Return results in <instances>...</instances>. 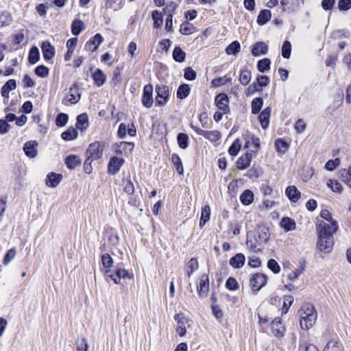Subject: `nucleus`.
Here are the masks:
<instances>
[{"instance_id": "15", "label": "nucleus", "mask_w": 351, "mask_h": 351, "mask_svg": "<svg viewBox=\"0 0 351 351\" xmlns=\"http://www.w3.org/2000/svg\"><path fill=\"white\" fill-rule=\"evenodd\" d=\"M198 293L200 297H205L209 290L208 276L206 274L202 276L199 285L197 287Z\"/></svg>"}, {"instance_id": "28", "label": "nucleus", "mask_w": 351, "mask_h": 351, "mask_svg": "<svg viewBox=\"0 0 351 351\" xmlns=\"http://www.w3.org/2000/svg\"><path fill=\"white\" fill-rule=\"evenodd\" d=\"M65 164L69 169H73L80 165L81 160L78 156L71 154L66 157Z\"/></svg>"}, {"instance_id": "44", "label": "nucleus", "mask_w": 351, "mask_h": 351, "mask_svg": "<svg viewBox=\"0 0 351 351\" xmlns=\"http://www.w3.org/2000/svg\"><path fill=\"white\" fill-rule=\"evenodd\" d=\"M263 106V99L261 97L254 98L251 104L252 113L258 114Z\"/></svg>"}, {"instance_id": "37", "label": "nucleus", "mask_w": 351, "mask_h": 351, "mask_svg": "<svg viewBox=\"0 0 351 351\" xmlns=\"http://www.w3.org/2000/svg\"><path fill=\"white\" fill-rule=\"evenodd\" d=\"M199 267V264L197 259L192 258L187 263L186 266V274L188 277H190L192 274L196 271Z\"/></svg>"}, {"instance_id": "6", "label": "nucleus", "mask_w": 351, "mask_h": 351, "mask_svg": "<svg viewBox=\"0 0 351 351\" xmlns=\"http://www.w3.org/2000/svg\"><path fill=\"white\" fill-rule=\"evenodd\" d=\"M105 276L110 277L115 284H119L121 278L132 279L134 278L132 274H130L127 270L121 268L117 269L114 274L110 269H107L105 271Z\"/></svg>"}, {"instance_id": "34", "label": "nucleus", "mask_w": 351, "mask_h": 351, "mask_svg": "<svg viewBox=\"0 0 351 351\" xmlns=\"http://www.w3.org/2000/svg\"><path fill=\"white\" fill-rule=\"evenodd\" d=\"M172 56L177 62H183L186 58V53L179 46L175 47Z\"/></svg>"}, {"instance_id": "40", "label": "nucleus", "mask_w": 351, "mask_h": 351, "mask_svg": "<svg viewBox=\"0 0 351 351\" xmlns=\"http://www.w3.org/2000/svg\"><path fill=\"white\" fill-rule=\"evenodd\" d=\"M241 202L249 205L254 201V193L250 190H245L240 196Z\"/></svg>"}, {"instance_id": "36", "label": "nucleus", "mask_w": 351, "mask_h": 351, "mask_svg": "<svg viewBox=\"0 0 351 351\" xmlns=\"http://www.w3.org/2000/svg\"><path fill=\"white\" fill-rule=\"evenodd\" d=\"M40 60V52L36 46L32 47L29 52L28 61L30 64H34Z\"/></svg>"}, {"instance_id": "62", "label": "nucleus", "mask_w": 351, "mask_h": 351, "mask_svg": "<svg viewBox=\"0 0 351 351\" xmlns=\"http://www.w3.org/2000/svg\"><path fill=\"white\" fill-rule=\"evenodd\" d=\"M327 185L330 187L334 192H341L342 186L341 184L336 180H329L327 182Z\"/></svg>"}, {"instance_id": "4", "label": "nucleus", "mask_w": 351, "mask_h": 351, "mask_svg": "<svg viewBox=\"0 0 351 351\" xmlns=\"http://www.w3.org/2000/svg\"><path fill=\"white\" fill-rule=\"evenodd\" d=\"M104 146L99 141H95L89 145L86 150V156L88 160H96L103 155Z\"/></svg>"}, {"instance_id": "25", "label": "nucleus", "mask_w": 351, "mask_h": 351, "mask_svg": "<svg viewBox=\"0 0 351 351\" xmlns=\"http://www.w3.org/2000/svg\"><path fill=\"white\" fill-rule=\"evenodd\" d=\"M258 242V240L255 237L254 233L248 232L247 234L246 245L250 250L254 252H261V250L257 248Z\"/></svg>"}, {"instance_id": "58", "label": "nucleus", "mask_w": 351, "mask_h": 351, "mask_svg": "<svg viewBox=\"0 0 351 351\" xmlns=\"http://www.w3.org/2000/svg\"><path fill=\"white\" fill-rule=\"evenodd\" d=\"M305 268V262L303 261V263L300 262V267L299 269H297L295 271H292L290 273L288 276V278L291 280H294L297 279L299 276L303 272Z\"/></svg>"}, {"instance_id": "61", "label": "nucleus", "mask_w": 351, "mask_h": 351, "mask_svg": "<svg viewBox=\"0 0 351 351\" xmlns=\"http://www.w3.org/2000/svg\"><path fill=\"white\" fill-rule=\"evenodd\" d=\"M267 267L274 274H278L280 271V267L279 264L273 258L268 261Z\"/></svg>"}, {"instance_id": "39", "label": "nucleus", "mask_w": 351, "mask_h": 351, "mask_svg": "<svg viewBox=\"0 0 351 351\" xmlns=\"http://www.w3.org/2000/svg\"><path fill=\"white\" fill-rule=\"evenodd\" d=\"M210 208L206 205L202 208L201 218L199 220V226L202 227L210 219Z\"/></svg>"}, {"instance_id": "24", "label": "nucleus", "mask_w": 351, "mask_h": 351, "mask_svg": "<svg viewBox=\"0 0 351 351\" xmlns=\"http://www.w3.org/2000/svg\"><path fill=\"white\" fill-rule=\"evenodd\" d=\"M245 262V256L242 253H238L230 259L229 263L232 267L239 269L244 265Z\"/></svg>"}, {"instance_id": "38", "label": "nucleus", "mask_w": 351, "mask_h": 351, "mask_svg": "<svg viewBox=\"0 0 351 351\" xmlns=\"http://www.w3.org/2000/svg\"><path fill=\"white\" fill-rule=\"evenodd\" d=\"M190 87L186 84H181L176 93L177 97L180 99H185L190 93Z\"/></svg>"}, {"instance_id": "55", "label": "nucleus", "mask_w": 351, "mask_h": 351, "mask_svg": "<svg viewBox=\"0 0 351 351\" xmlns=\"http://www.w3.org/2000/svg\"><path fill=\"white\" fill-rule=\"evenodd\" d=\"M101 263L104 267L107 269H110V267L112 266L114 261L110 255L108 253H106L101 256Z\"/></svg>"}, {"instance_id": "18", "label": "nucleus", "mask_w": 351, "mask_h": 351, "mask_svg": "<svg viewBox=\"0 0 351 351\" xmlns=\"http://www.w3.org/2000/svg\"><path fill=\"white\" fill-rule=\"evenodd\" d=\"M38 143L35 141H30L25 143L23 150L27 156L30 158H34L37 156L38 151L36 147Z\"/></svg>"}, {"instance_id": "16", "label": "nucleus", "mask_w": 351, "mask_h": 351, "mask_svg": "<svg viewBox=\"0 0 351 351\" xmlns=\"http://www.w3.org/2000/svg\"><path fill=\"white\" fill-rule=\"evenodd\" d=\"M81 97V94L79 93V90L76 84L72 85L69 88V92L66 96V99L71 104H77Z\"/></svg>"}, {"instance_id": "11", "label": "nucleus", "mask_w": 351, "mask_h": 351, "mask_svg": "<svg viewBox=\"0 0 351 351\" xmlns=\"http://www.w3.org/2000/svg\"><path fill=\"white\" fill-rule=\"evenodd\" d=\"M174 319L177 323L176 330L180 337H184L186 333V318L182 313L175 315Z\"/></svg>"}, {"instance_id": "23", "label": "nucleus", "mask_w": 351, "mask_h": 351, "mask_svg": "<svg viewBox=\"0 0 351 351\" xmlns=\"http://www.w3.org/2000/svg\"><path fill=\"white\" fill-rule=\"evenodd\" d=\"M252 156L250 153H246L245 155L239 157L237 161V166L239 169H247L252 161Z\"/></svg>"}, {"instance_id": "48", "label": "nucleus", "mask_w": 351, "mask_h": 351, "mask_svg": "<svg viewBox=\"0 0 351 351\" xmlns=\"http://www.w3.org/2000/svg\"><path fill=\"white\" fill-rule=\"evenodd\" d=\"M177 141L181 149H186L189 146V137L185 133H179L177 136Z\"/></svg>"}, {"instance_id": "35", "label": "nucleus", "mask_w": 351, "mask_h": 351, "mask_svg": "<svg viewBox=\"0 0 351 351\" xmlns=\"http://www.w3.org/2000/svg\"><path fill=\"white\" fill-rule=\"evenodd\" d=\"M78 136V132L73 128H69L68 130L62 133V138L64 141H73Z\"/></svg>"}, {"instance_id": "33", "label": "nucleus", "mask_w": 351, "mask_h": 351, "mask_svg": "<svg viewBox=\"0 0 351 351\" xmlns=\"http://www.w3.org/2000/svg\"><path fill=\"white\" fill-rule=\"evenodd\" d=\"M252 73L247 69H242L240 71L239 82L243 86H246L251 80Z\"/></svg>"}, {"instance_id": "43", "label": "nucleus", "mask_w": 351, "mask_h": 351, "mask_svg": "<svg viewBox=\"0 0 351 351\" xmlns=\"http://www.w3.org/2000/svg\"><path fill=\"white\" fill-rule=\"evenodd\" d=\"M124 1L125 0H106V8L117 11L123 7Z\"/></svg>"}, {"instance_id": "54", "label": "nucleus", "mask_w": 351, "mask_h": 351, "mask_svg": "<svg viewBox=\"0 0 351 351\" xmlns=\"http://www.w3.org/2000/svg\"><path fill=\"white\" fill-rule=\"evenodd\" d=\"M12 21V16L8 12L4 11L0 14V23H1V26L9 25Z\"/></svg>"}, {"instance_id": "56", "label": "nucleus", "mask_w": 351, "mask_h": 351, "mask_svg": "<svg viewBox=\"0 0 351 351\" xmlns=\"http://www.w3.org/2000/svg\"><path fill=\"white\" fill-rule=\"evenodd\" d=\"M291 53V45L288 40L283 43L282 47V56L284 58L288 59L290 58Z\"/></svg>"}, {"instance_id": "13", "label": "nucleus", "mask_w": 351, "mask_h": 351, "mask_svg": "<svg viewBox=\"0 0 351 351\" xmlns=\"http://www.w3.org/2000/svg\"><path fill=\"white\" fill-rule=\"evenodd\" d=\"M41 50L43 58L48 61L51 60L55 56L54 47L47 40L43 41L41 45Z\"/></svg>"}, {"instance_id": "60", "label": "nucleus", "mask_w": 351, "mask_h": 351, "mask_svg": "<svg viewBox=\"0 0 351 351\" xmlns=\"http://www.w3.org/2000/svg\"><path fill=\"white\" fill-rule=\"evenodd\" d=\"M293 301L294 298L292 295H285L283 298L282 312L286 313L288 311L289 308L293 304Z\"/></svg>"}, {"instance_id": "3", "label": "nucleus", "mask_w": 351, "mask_h": 351, "mask_svg": "<svg viewBox=\"0 0 351 351\" xmlns=\"http://www.w3.org/2000/svg\"><path fill=\"white\" fill-rule=\"evenodd\" d=\"M156 106H163L169 100V88L166 85H156Z\"/></svg>"}, {"instance_id": "59", "label": "nucleus", "mask_w": 351, "mask_h": 351, "mask_svg": "<svg viewBox=\"0 0 351 351\" xmlns=\"http://www.w3.org/2000/svg\"><path fill=\"white\" fill-rule=\"evenodd\" d=\"M226 287L230 291H236L239 289V284L233 277H229L226 282Z\"/></svg>"}, {"instance_id": "51", "label": "nucleus", "mask_w": 351, "mask_h": 351, "mask_svg": "<svg viewBox=\"0 0 351 351\" xmlns=\"http://www.w3.org/2000/svg\"><path fill=\"white\" fill-rule=\"evenodd\" d=\"M275 146L278 152L284 154L289 147L288 143L282 138H278L275 142Z\"/></svg>"}, {"instance_id": "19", "label": "nucleus", "mask_w": 351, "mask_h": 351, "mask_svg": "<svg viewBox=\"0 0 351 351\" xmlns=\"http://www.w3.org/2000/svg\"><path fill=\"white\" fill-rule=\"evenodd\" d=\"M268 51V47L264 42L256 43L251 50L253 56L258 57L262 55H265Z\"/></svg>"}, {"instance_id": "21", "label": "nucleus", "mask_w": 351, "mask_h": 351, "mask_svg": "<svg viewBox=\"0 0 351 351\" xmlns=\"http://www.w3.org/2000/svg\"><path fill=\"white\" fill-rule=\"evenodd\" d=\"M285 194L292 202H297L301 196V193L295 186H289L287 187Z\"/></svg>"}, {"instance_id": "10", "label": "nucleus", "mask_w": 351, "mask_h": 351, "mask_svg": "<svg viewBox=\"0 0 351 351\" xmlns=\"http://www.w3.org/2000/svg\"><path fill=\"white\" fill-rule=\"evenodd\" d=\"M125 160L122 158L117 156L112 157L108 164V171L111 175L117 173L122 165L124 164Z\"/></svg>"}, {"instance_id": "32", "label": "nucleus", "mask_w": 351, "mask_h": 351, "mask_svg": "<svg viewBox=\"0 0 351 351\" xmlns=\"http://www.w3.org/2000/svg\"><path fill=\"white\" fill-rule=\"evenodd\" d=\"M195 27L188 21L183 22L180 27V32L183 35H190L195 32Z\"/></svg>"}, {"instance_id": "46", "label": "nucleus", "mask_w": 351, "mask_h": 351, "mask_svg": "<svg viewBox=\"0 0 351 351\" xmlns=\"http://www.w3.org/2000/svg\"><path fill=\"white\" fill-rule=\"evenodd\" d=\"M270 64V60L269 58H265L258 61L257 69L261 73H265V71L269 70Z\"/></svg>"}, {"instance_id": "47", "label": "nucleus", "mask_w": 351, "mask_h": 351, "mask_svg": "<svg viewBox=\"0 0 351 351\" xmlns=\"http://www.w3.org/2000/svg\"><path fill=\"white\" fill-rule=\"evenodd\" d=\"M106 236L109 243L113 246L117 245L119 242V237L117 232L113 230L106 232Z\"/></svg>"}, {"instance_id": "20", "label": "nucleus", "mask_w": 351, "mask_h": 351, "mask_svg": "<svg viewBox=\"0 0 351 351\" xmlns=\"http://www.w3.org/2000/svg\"><path fill=\"white\" fill-rule=\"evenodd\" d=\"M271 112V108L270 107H267L260 113L258 116L261 125L264 130L267 129L269 126Z\"/></svg>"}, {"instance_id": "27", "label": "nucleus", "mask_w": 351, "mask_h": 351, "mask_svg": "<svg viewBox=\"0 0 351 351\" xmlns=\"http://www.w3.org/2000/svg\"><path fill=\"white\" fill-rule=\"evenodd\" d=\"M93 80L97 86H101L106 81V76L100 69H97L92 75Z\"/></svg>"}, {"instance_id": "50", "label": "nucleus", "mask_w": 351, "mask_h": 351, "mask_svg": "<svg viewBox=\"0 0 351 351\" xmlns=\"http://www.w3.org/2000/svg\"><path fill=\"white\" fill-rule=\"evenodd\" d=\"M241 144L240 140L237 138L230 145L228 149V153L230 156H235L238 154L241 149Z\"/></svg>"}, {"instance_id": "17", "label": "nucleus", "mask_w": 351, "mask_h": 351, "mask_svg": "<svg viewBox=\"0 0 351 351\" xmlns=\"http://www.w3.org/2000/svg\"><path fill=\"white\" fill-rule=\"evenodd\" d=\"M243 139L245 141V147H249L250 145H253L254 147L256 150H258L260 147V140L258 137L255 136L254 134L246 132L243 134Z\"/></svg>"}, {"instance_id": "57", "label": "nucleus", "mask_w": 351, "mask_h": 351, "mask_svg": "<svg viewBox=\"0 0 351 351\" xmlns=\"http://www.w3.org/2000/svg\"><path fill=\"white\" fill-rule=\"evenodd\" d=\"M69 120V117L65 113H59L56 119V124L58 127H63L64 126Z\"/></svg>"}, {"instance_id": "52", "label": "nucleus", "mask_w": 351, "mask_h": 351, "mask_svg": "<svg viewBox=\"0 0 351 351\" xmlns=\"http://www.w3.org/2000/svg\"><path fill=\"white\" fill-rule=\"evenodd\" d=\"M232 78L227 76L219 77L212 80V85L215 87H218L221 85H225L227 83H231Z\"/></svg>"}, {"instance_id": "30", "label": "nucleus", "mask_w": 351, "mask_h": 351, "mask_svg": "<svg viewBox=\"0 0 351 351\" xmlns=\"http://www.w3.org/2000/svg\"><path fill=\"white\" fill-rule=\"evenodd\" d=\"M76 127L81 131L86 130L88 127V119L86 113L80 114L77 117Z\"/></svg>"}, {"instance_id": "7", "label": "nucleus", "mask_w": 351, "mask_h": 351, "mask_svg": "<svg viewBox=\"0 0 351 351\" xmlns=\"http://www.w3.org/2000/svg\"><path fill=\"white\" fill-rule=\"evenodd\" d=\"M191 128L199 135L204 136L212 142H216L221 138V134L217 130L207 131L204 130L198 127L191 125Z\"/></svg>"}, {"instance_id": "64", "label": "nucleus", "mask_w": 351, "mask_h": 351, "mask_svg": "<svg viewBox=\"0 0 351 351\" xmlns=\"http://www.w3.org/2000/svg\"><path fill=\"white\" fill-rule=\"evenodd\" d=\"M331 349L332 351H341V348L338 346V342L336 341H329L324 347V351Z\"/></svg>"}, {"instance_id": "31", "label": "nucleus", "mask_w": 351, "mask_h": 351, "mask_svg": "<svg viewBox=\"0 0 351 351\" xmlns=\"http://www.w3.org/2000/svg\"><path fill=\"white\" fill-rule=\"evenodd\" d=\"M271 17V13L269 10H263L260 12L257 17V23L259 25H264L266 24Z\"/></svg>"}, {"instance_id": "49", "label": "nucleus", "mask_w": 351, "mask_h": 351, "mask_svg": "<svg viewBox=\"0 0 351 351\" xmlns=\"http://www.w3.org/2000/svg\"><path fill=\"white\" fill-rule=\"evenodd\" d=\"M172 162L173 163L178 173L181 175L184 172V169L182 160L179 156L176 154H173L171 156Z\"/></svg>"}, {"instance_id": "45", "label": "nucleus", "mask_w": 351, "mask_h": 351, "mask_svg": "<svg viewBox=\"0 0 351 351\" xmlns=\"http://www.w3.org/2000/svg\"><path fill=\"white\" fill-rule=\"evenodd\" d=\"M84 28V24L82 21L75 20L71 25V32L73 35L77 36Z\"/></svg>"}, {"instance_id": "22", "label": "nucleus", "mask_w": 351, "mask_h": 351, "mask_svg": "<svg viewBox=\"0 0 351 351\" xmlns=\"http://www.w3.org/2000/svg\"><path fill=\"white\" fill-rule=\"evenodd\" d=\"M62 179V176L59 173L51 172L49 173L46 178V184L50 187L57 186Z\"/></svg>"}, {"instance_id": "1", "label": "nucleus", "mask_w": 351, "mask_h": 351, "mask_svg": "<svg viewBox=\"0 0 351 351\" xmlns=\"http://www.w3.org/2000/svg\"><path fill=\"white\" fill-rule=\"evenodd\" d=\"M316 226L318 232L317 249L320 252L330 253L334 245L333 235L338 230L337 221L326 222L324 220H317Z\"/></svg>"}, {"instance_id": "42", "label": "nucleus", "mask_w": 351, "mask_h": 351, "mask_svg": "<svg viewBox=\"0 0 351 351\" xmlns=\"http://www.w3.org/2000/svg\"><path fill=\"white\" fill-rule=\"evenodd\" d=\"M152 17L154 21V27L156 29L160 27L163 23V16L158 10H154L152 13Z\"/></svg>"}, {"instance_id": "26", "label": "nucleus", "mask_w": 351, "mask_h": 351, "mask_svg": "<svg viewBox=\"0 0 351 351\" xmlns=\"http://www.w3.org/2000/svg\"><path fill=\"white\" fill-rule=\"evenodd\" d=\"M104 38L99 34H96L91 40L86 43V46L88 48V50L90 51H95L97 49L98 47L103 42Z\"/></svg>"}, {"instance_id": "12", "label": "nucleus", "mask_w": 351, "mask_h": 351, "mask_svg": "<svg viewBox=\"0 0 351 351\" xmlns=\"http://www.w3.org/2000/svg\"><path fill=\"white\" fill-rule=\"evenodd\" d=\"M271 329L274 336L282 337L285 335V328L279 317L275 318L271 323Z\"/></svg>"}, {"instance_id": "5", "label": "nucleus", "mask_w": 351, "mask_h": 351, "mask_svg": "<svg viewBox=\"0 0 351 351\" xmlns=\"http://www.w3.org/2000/svg\"><path fill=\"white\" fill-rule=\"evenodd\" d=\"M267 276L261 273L254 274L250 280L251 289L255 293L260 291L267 284Z\"/></svg>"}, {"instance_id": "29", "label": "nucleus", "mask_w": 351, "mask_h": 351, "mask_svg": "<svg viewBox=\"0 0 351 351\" xmlns=\"http://www.w3.org/2000/svg\"><path fill=\"white\" fill-rule=\"evenodd\" d=\"M280 225L285 230V232H289L295 230L296 228V224L294 220L287 217H283L281 219Z\"/></svg>"}, {"instance_id": "9", "label": "nucleus", "mask_w": 351, "mask_h": 351, "mask_svg": "<svg viewBox=\"0 0 351 351\" xmlns=\"http://www.w3.org/2000/svg\"><path fill=\"white\" fill-rule=\"evenodd\" d=\"M153 86L151 84H146L143 88L141 99L142 104L147 108H150L153 105Z\"/></svg>"}, {"instance_id": "41", "label": "nucleus", "mask_w": 351, "mask_h": 351, "mask_svg": "<svg viewBox=\"0 0 351 351\" xmlns=\"http://www.w3.org/2000/svg\"><path fill=\"white\" fill-rule=\"evenodd\" d=\"M241 49V45L239 41L234 40L226 48V53L228 55H237Z\"/></svg>"}, {"instance_id": "2", "label": "nucleus", "mask_w": 351, "mask_h": 351, "mask_svg": "<svg viewBox=\"0 0 351 351\" xmlns=\"http://www.w3.org/2000/svg\"><path fill=\"white\" fill-rule=\"evenodd\" d=\"M300 326L302 329L312 327L317 319V313L311 304L303 306L298 311Z\"/></svg>"}, {"instance_id": "8", "label": "nucleus", "mask_w": 351, "mask_h": 351, "mask_svg": "<svg viewBox=\"0 0 351 351\" xmlns=\"http://www.w3.org/2000/svg\"><path fill=\"white\" fill-rule=\"evenodd\" d=\"M134 147V144L131 142L122 141L119 143L114 144L113 149L117 154L128 156L131 154Z\"/></svg>"}, {"instance_id": "63", "label": "nucleus", "mask_w": 351, "mask_h": 351, "mask_svg": "<svg viewBox=\"0 0 351 351\" xmlns=\"http://www.w3.org/2000/svg\"><path fill=\"white\" fill-rule=\"evenodd\" d=\"M196 75V72L192 68L187 67L184 69V77L186 80H194Z\"/></svg>"}, {"instance_id": "14", "label": "nucleus", "mask_w": 351, "mask_h": 351, "mask_svg": "<svg viewBox=\"0 0 351 351\" xmlns=\"http://www.w3.org/2000/svg\"><path fill=\"white\" fill-rule=\"evenodd\" d=\"M215 101L216 106L219 110L223 111L224 112H226V111L229 110V99L226 93L218 94L215 97Z\"/></svg>"}, {"instance_id": "53", "label": "nucleus", "mask_w": 351, "mask_h": 351, "mask_svg": "<svg viewBox=\"0 0 351 351\" xmlns=\"http://www.w3.org/2000/svg\"><path fill=\"white\" fill-rule=\"evenodd\" d=\"M34 73L40 77H46L49 74V70L44 65H39L34 69Z\"/></svg>"}]
</instances>
